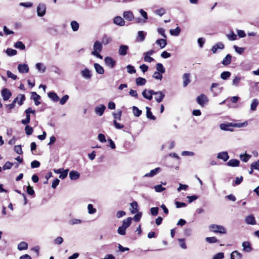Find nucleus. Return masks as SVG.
<instances>
[{
    "mask_svg": "<svg viewBox=\"0 0 259 259\" xmlns=\"http://www.w3.org/2000/svg\"><path fill=\"white\" fill-rule=\"evenodd\" d=\"M209 228L211 231L214 233H219L223 234L226 233V229L222 226L213 224L210 225Z\"/></svg>",
    "mask_w": 259,
    "mask_h": 259,
    "instance_id": "nucleus-1",
    "label": "nucleus"
},
{
    "mask_svg": "<svg viewBox=\"0 0 259 259\" xmlns=\"http://www.w3.org/2000/svg\"><path fill=\"white\" fill-rule=\"evenodd\" d=\"M47 7L46 4L43 3H39L37 6L36 12L37 15L38 17L44 16L46 13Z\"/></svg>",
    "mask_w": 259,
    "mask_h": 259,
    "instance_id": "nucleus-2",
    "label": "nucleus"
},
{
    "mask_svg": "<svg viewBox=\"0 0 259 259\" xmlns=\"http://www.w3.org/2000/svg\"><path fill=\"white\" fill-rule=\"evenodd\" d=\"M104 62L106 65L111 69H113L116 63V61L110 57H106L104 59Z\"/></svg>",
    "mask_w": 259,
    "mask_h": 259,
    "instance_id": "nucleus-3",
    "label": "nucleus"
},
{
    "mask_svg": "<svg viewBox=\"0 0 259 259\" xmlns=\"http://www.w3.org/2000/svg\"><path fill=\"white\" fill-rule=\"evenodd\" d=\"M154 91L153 90H148L147 89H145L142 93V96L145 99L148 100H151L153 98L152 96L154 95Z\"/></svg>",
    "mask_w": 259,
    "mask_h": 259,
    "instance_id": "nucleus-4",
    "label": "nucleus"
},
{
    "mask_svg": "<svg viewBox=\"0 0 259 259\" xmlns=\"http://www.w3.org/2000/svg\"><path fill=\"white\" fill-rule=\"evenodd\" d=\"M197 101L200 106L203 107L208 101V100L205 95L201 94L197 97Z\"/></svg>",
    "mask_w": 259,
    "mask_h": 259,
    "instance_id": "nucleus-5",
    "label": "nucleus"
},
{
    "mask_svg": "<svg viewBox=\"0 0 259 259\" xmlns=\"http://www.w3.org/2000/svg\"><path fill=\"white\" fill-rule=\"evenodd\" d=\"M155 99L158 103L162 102L165 97V95L161 91L155 92L154 93Z\"/></svg>",
    "mask_w": 259,
    "mask_h": 259,
    "instance_id": "nucleus-6",
    "label": "nucleus"
},
{
    "mask_svg": "<svg viewBox=\"0 0 259 259\" xmlns=\"http://www.w3.org/2000/svg\"><path fill=\"white\" fill-rule=\"evenodd\" d=\"M105 109H106V106L103 104H101V105L97 106L95 108V112L96 114L101 116L103 115Z\"/></svg>",
    "mask_w": 259,
    "mask_h": 259,
    "instance_id": "nucleus-7",
    "label": "nucleus"
},
{
    "mask_svg": "<svg viewBox=\"0 0 259 259\" xmlns=\"http://www.w3.org/2000/svg\"><path fill=\"white\" fill-rule=\"evenodd\" d=\"M2 96L4 101L8 100L11 96V92L7 89H4L2 91Z\"/></svg>",
    "mask_w": 259,
    "mask_h": 259,
    "instance_id": "nucleus-8",
    "label": "nucleus"
},
{
    "mask_svg": "<svg viewBox=\"0 0 259 259\" xmlns=\"http://www.w3.org/2000/svg\"><path fill=\"white\" fill-rule=\"evenodd\" d=\"M18 69L21 73H27L29 71V67L26 64H20L18 66Z\"/></svg>",
    "mask_w": 259,
    "mask_h": 259,
    "instance_id": "nucleus-9",
    "label": "nucleus"
},
{
    "mask_svg": "<svg viewBox=\"0 0 259 259\" xmlns=\"http://www.w3.org/2000/svg\"><path fill=\"white\" fill-rule=\"evenodd\" d=\"M128 47L126 45L120 46L118 50V54L120 56H125L127 54Z\"/></svg>",
    "mask_w": 259,
    "mask_h": 259,
    "instance_id": "nucleus-10",
    "label": "nucleus"
},
{
    "mask_svg": "<svg viewBox=\"0 0 259 259\" xmlns=\"http://www.w3.org/2000/svg\"><path fill=\"white\" fill-rule=\"evenodd\" d=\"M94 51L92 53H95L96 52H101L102 50V45L98 41H96L93 46Z\"/></svg>",
    "mask_w": 259,
    "mask_h": 259,
    "instance_id": "nucleus-11",
    "label": "nucleus"
},
{
    "mask_svg": "<svg viewBox=\"0 0 259 259\" xmlns=\"http://www.w3.org/2000/svg\"><path fill=\"white\" fill-rule=\"evenodd\" d=\"M81 76L85 79H89L92 77V74L90 70L88 68H85L80 72Z\"/></svg>",
    "mask_w": 259,
    "mask_h": 259,
    "instance_id": "nucleus-12",
    "label": "nucleus"
},
{
    "mask_svg": "<svg viewBox=\"0 0 259 259\" xmlns=\"http://www.w3.org/2000/svg\"><path fill=\"white\" fill-rule=\"evenodd\" d=\"M245 222L248 225H255L256 221L254 217L252 215H249L245 218Z\"/></svg>",
    "mask_w": 259,
    "mask_h": 259,
    "instance_id": "nucleus-13",
    "label": "nucleus"
},
{
    "mask_svg": "<svg viewBox=\"0 0 259 259\" xmlns=\"http://www.w3.org/2000/svg\"><path fill=\"white\" fill-rule=\"evenodd\" d=\"M31 98L34 101L35 105L38 106L40 104V102L39 100L40 99V97L36 92H33L31 93Z\"/></svg>",
    "mask_w": 259,
    "mask_h": 259,
    "instance_id": "nucleus-14",
    "label": "nucleus"
},
{
    "mask_svg": "<svg viewBox=\"0 0 259 259\" xmlns=\"http://www.w3.org/2000/svg\"><path fill=\"white\" fill-rule=\"evenodd\" d=\"M123 16L126 20L128 21H132L134 19L133 13L130 11L124 12Z\"/></svg>",
    "mask_w": 259,
    "mask_h": 259,
    "instance_id": "nucleus-15",
    "label": "nucleus"
},
{
    "mask_svg": "<svg viewBox=\"0 0 259 259\" xmlns=\"http://www.w3.org/2000/svg\"><path fill=\"white\" fill-rule=\"evenodd\" d=\"M161 171V168L160 167H157L154 169H152L150 171V172L147 173L144 175V177H152L156 175L158 173H159Z\"/></svg>",
    "mask_w": 259,
    "mask_h": 259,
    "instance_id": "nucleus-16",
    "label": "nucleus"
},
{
    "mask_svg": "<svg viewBox=\"0 0 259 259\" xmlns=\"http://www.w3.org/2000/svg\"><path fill=\"white\" fill-rule=\"evenodd\" d=\"M69 178L71 180H77L80 176L79 173L77 171L71 170L69 172Z\"/></svg>",
    "mask_w": 259,
    "mask_h": 259,
    "instance_id": "nucleus-17",
    "label": "nucleus"
},
{
    "mask_svg": "<svg viewBox=\"0 0 259 259\" xmlns=\"http://www.w3.org/2000/svg\"><path fill=\"white\" fill-rule=\"evenodd\" d=\"M217 158L226 161L229 158L227 152H221L218 154Z\"/></svg>",
    "mask_w": 259,
    "mask_h": 259,
    "instance_id": "nucleus-18",
    "label": "nucleus"
},
{
    "mask_svg": "<svg viewBox=\"0 0 259 259\" xmlns=\"http://www.w3.org/2000/svg\"><path fill=\"white\" fill-rule=\"evenodd\" d=\"M233 126V123H221L220 125V128L223 131H232V130L230 129V127Z\"/></svg>",
    "mask_w": 259,
    "mask_h": 259,
    "instance_id": "nucleus-19",
    "label": "nucleus"
},
{
    "mask_svg": "<svg viewBox=\"0 0 259 259\" xmlns=\"http://www.w3.org/2000/svg\"><path fill=\"white\" fill-rule=\"evenodd\" d=\"M94 68L95 69L96 71L99 74H103L104 73V69L103 67L101 66L98 63H94Z\"/></svg>",
    "mask_w": 259,
    "mask_h": 259,
    "instance_id": "nucleus-20",
    "label": "nucleus"
},
{
    "mask_svg": "<svg viewBox=\"0 0 259 259\" xmlns=\"http://www.w3.org/2000/svg\"><path fill=\"white\" fill-rule=\"evenodd\" d=\"M224 48V45L222 42H218L214 45L211 48V51L213 53H215L218 49H223Z\"/></svg>",
    "mask_w": 259,
    "mask_h": 259,
    "instance_id": "nucleus-21",
    "label": "nucleus"
},
{
    "mask_svg": "<svg viewBox=\"0 0 259 259\" xmlns=\"http://www.w3.org/2000/svg\"><path fill=\"white\" fill-rule=\"evenodd\" d=\"M243 249L245 252H249L251 251L250 243L248 241H245L242 243Z\"/></svg>",
    "mask_w": 259,
    "mask_h": 259,
    "instance_id": "nucleus-22",
    "label": "nucleus"
},
{
    "mask_svg": "<svg viewBox=\"0 0 259 259\" xmlns=\"http://www.w3.org/2000/svg\"><path fill=\"white\" fill-rule=\"evenodd\" d=\"M240 161L236 159H230L228 162L227 165L231 167H236L239 166Z\"/></svg>",
    "mask_w": 259,
    "mask_h": 259,
    "instance_id": "nucleus-23",
    "label": "nucleus"
},
{
    "mask_svg": "<svg viewBox=\"0 0 259 259\" xmlns=\"http://www.w3.org/2000/svg\"><path fill=\"white\" fill-rule=\"evenodd\" d=\"M183 86L186 87L190 82V74L184 73L183 76Z\"/></svg>",
    "mask_w": 259,
    "mask_h": 259,
    "instance_id": "nucleus-24",
    "label": "nucleus"
},
{
    "mask_svg": "<svg viewBox=\"0 0 259 259\" xmlns=\"http://www.w3.org/2000/svg\"><path fill=\"white\" fill-rule=\"evenodd\" d=\"M114 23L119 26H123L125 22L121 17L117 16L114 19Z\"/></svg>",
    "mask_w": 259,
    "mask_h": 259,
    "instance_id": "nucleus-25",
    "label": "nucleus"
},
{
    "mask_svg": "<svg viewBox=\"0 0 259 259\" xmlns=\"http://www.w3.org/2000/svg\"><path fill=\"white\" fill-rule=\"evenodd\" d=\"M48 96L54 102H58L59 100L58 96L55 92H49Z\"/></svg>",
    "mask_w": 259,
    "mask_h": 259,
    "instance_id": "nucleus-26",
    "label": "nucleus"
},
{
    "mask_svg": "<svg viewBox=\"0 0 259 259\" xmlns=\"http://www.w3.org/2000/svg\"><path fill=\"white\" fill-rule=\"evenodd\" d=\"M132 218L131 217H129L126 218V219H124L122 221V226L124 228H125L126 229L129 227L132 223Z\"/></svg>",
    "mask_w": 259,
    "mask_h": 259,
    "instance_id": "nucleus-27",
    "label": "nucleus"
},
{
    "mask_svg": "<svg viewBox=\"0 0 259 259\" xmlns=\"http://www.w3.org/2000/svg\"><path fill=\"white\" fill-rule=\"evenodd\" d=\"M232 59V56L230 54H228L226 55V56L223 59V60L222 61V63L225 65L227 66L229 65L231 62Z\"/></svg>",
    "mask_w": 259,
    "mask_h": 259,
    "instance_id": "nucleus-28",
    "label": "nucleus"
},
{
    "mask_svg": "<svg viewBox=\"0 0 259 259\" xmlns=\"http://www.w3.org/2000/svg\"><path fill=\"white\" fill-rule=\"evenodd\" d=\"M146 33L143 31H139L138 33L137 40L138 41H143L144 40Z\"/></svg>",
    "mask_w": 259,
    "mask_h": 259,
    "instance_id": "nucleus-29",
    "label": "nucleus"
},
{
    "mask_svg": "<svg viewBox=\"0 0 259 259\" xmlns=\"http://www.w3.org/2000/svg\"><path fill=\"white\" fill-rule=\"evenodd\" d=\"M242 254L235 250L232 252L231 254V259H241Z\"/></svg>",
    "mask_w": 259,
    "mask_h": 259,
    "instance_id": "nucleus-30",
    "label": "nucleus"
},
{
    "mask_svg": "<svg viewBox=\"0 0 259 259\" xmlns=\"http://www.w3.org/2000/svg\"><path fill=\"white\" fill-rule=\"evenodd\" d=\"M25 113L26 114V118L25 119H22L21 120V123L24 125H26L28 124L30 122V114L29 113V112H27L26 110L25 111Z\"/></svg>",
    "mask_w": 259,
    "mask_h": 259,
    "instance_id": "nucleus-31",
    "label": "nucleus"
},
{
    "mask_svg": "<svg viewBox=\"0 0 259 259\" xmlns=\"http://www.w3.org/2000/svg\"><path fill=\"white\" fill-rule=\"evenodd\" d=\"M156 44L159 45L161 49H163L167 45V42L165 39H159L156 41Z\"/></svg>",
    "mask_w": 259,
    "mask_h": 259,
    "instance_id": "nucleus-32",
    "label": "nucleus"
},
{
    "mask_svg": "<svg viewBox=\"0 0 259 259\" xmlns=\"http://www.w3.org/2000/svg\"><path fill=\"white\" fill-rule=\"evenodd\" d=\"M146 116L148 118H149L150 119H152L153 120H155L156 119V117L155 116H154L152 114V113L151 112L150 110V108L148 107H146Z\"/></svg>",
    "mask_w": 259,
    "mask_h": 259,
    "instance_id": "nucleus-33",
    "label": "nucleus"
},
{
    "mask_svg": "<svg viewBox=\"0 0 259 259\" xmlns=\"http://www.w3.org/2000/svg\"><path fill=\"white\" fill-rule=\"evenodd\" d=\"M17 248L19 250L27 249L28 248V244L24 241L21 242L18 244Z\"/></svg>",
    "mask_w": 259,
    "mask_h": 259,
    "instance_id": "nucleus-34",
    "label": "nucleus"
},
{
    "mask_svg": "<svg viewBox=\"0 0 259 259\" xmlns=\"http://www.w3.org/2000/svg\"><path fill=\"white\" fill-rule=\"evenodd\" d=\"M146 82V79L143 77H139L136 79V83L137 85H144Z\"/></svg>",
    "mask_w": 259,
    "mask_h": 259,
    "instance_id": "nucleus-35",
    "label": "nucleus"
},
{
    "mask_svg": "<svg viewBox=\"0 0 259 259\" xmlns=\"http://www.w3.org/2000/svg\"><path fill=\"white\" fill-rule=\"evenodd\" d=\"M71 28L73 31H76L79 29V23L76 21H72L70 23Z\"/></svg>",
    "mask_w": 259,
    "mask_h": 259,
    "instance_id": "nucleus-36",
    "label": "nucleus"
},
{
    "mask_svg": "<svg viewBox=\"0 0 259 259\" xmlns=\"http://www.w3.org/2000/svg\"><path fill=\"white\" fill-rule=\"evenodd\" d=\"M132 110L134 115L136 117H139L142 114V111L139 109L136 106H133Z\"/></svg>",
    "mask_w": 259,
    "mask_h": 259,
    "instance_id": "nucleus-37",
    "label": "nucleus"
},
{
    "mask_svg": "<svg viewBox=\"0 0 259 259\" xmlns=\"http://www.w3.org/2000/svg\"><path fill=\"white\" fill-rule=\"evenodd\" d=\"M258 102L257 99H254L252 100V101L251 103V105H250V110L253 111H255L256 109V107L258 105Z\"/></svg>",
    "mask_w": 259,
    "mask_h": 259,
    "instance_id": "nucleus-38",
    "label": "nucleus"
},
{
    "mask_svg": "<svg viewBox=\"0 0 259 259\" xmlns=\"http://www.w3.org/2000/svg\"><path fill=\"white\" fill-rule=\"evenodd\" d=\"M36 68L38 71L44 73L46 71V67L41 63H38L36 64Z\"/></svg>",
    "mask_w": 259,
    "mask_h": 259,
    "instance_id": "nucleus-39",
    "label": "nucleus"
},
{
    "mask_svg": "<svg viewBox=\"0 0 259 259\" xmlns=\"http://www.w3.org/2000/svg\"><path fill=\"white\" fill-rule=\"evenodd\" d=\"M156 68L157 71L158 72H159L162 74L165 72V68L163 67V65L161 63H157L156 66Z\"/></svg>",
    "mask_w": 259,
    "mask_h": 259,
    "instance_id": "nucleus-40",
    "label": "nucleus"
},
{
    "mask_svg": "<svg viewBox=\"0 0 259 259\" xmlns=\"http://www.w3.org/2000/svg\"><path fill=\"white\" fill-rule=\"evenodd\" d=\"M180 31V28L179 27H177L176 29L170 30L169 32L171 35L178 36L179 35Z\"/></svg>",
    "mask_w": 259,
    "mask_h": 259,
    "instance_id": "nucleus-41",
    "label": "nucleus"
},
{
    "mask_svg": "<svg viewBox=\"0 0 259 259\" xmlns=\"http://www.w3.org/2000/svg\"><path fill=\"white\" fill-rule=\"evenodd\" d=\"M14 47L17 49H19L20 50H23L25 49V46L23 44V43L22 41H17Z\"/></svg>",
    "mask_w": 259,
    "mask_h": 259,
    "instance_id": "nucleus-42",
    "label": "nucleus"
},
{
    "mask_svg": "<svg viewBox=\"0 0 259 259\" xmlns=\"http://www.w3.org/2000/svg\"><path fill=\"white\" fill-rule=\"evenodd\" d=\"M131 206L132 208L131 210L132 213H135L138 211V204L136 202L134 201L131 203Z\"/></svg>",
    "mask_w": 259,
    "mask_h": 259,
    "instance_id": "nucleus-43",
    "label": "nucleus"
},
{
    "mask_svg": "<svg viewBox=\"0 0 259 259\" xmlns=\"http://www.w3.org/2000/svg\"><path fill=\"white\" fill-rule=\"evenodd\" d=\"M7 54L9 56H14L17 54V51L11 48H8L6 51Z\"/></svg>",
    "mask_w": 259,
    "mask_h": 259,
    "instance_id": "nucleus-44",
    "label": "nucleus"
},
{
    "mask_svg": "<svg viewBox=\"0 0 259 259\" xmlns=\"http://www.w3.org/2000/svg\"><path fill=\"white\" fill-rule=\"evenodd\" d=\"M250 157H251V155L246 154H241L240 155V159L242 161L245 162H247Z\"/></svg>",
    "mask_w": 259,
    "mask_h": 259,
    "instance_id": "nucleus-45",
    "label": "nucleus"
},
{
    "mask_svg": "<svg viewBox=\"0 0 259 259\" xmlns=\"http://www.w3.org/2000/svg\"><path fill=\"white\" fill-rule=\"evenodd\" d=\"M241 80V77L239 76H236L233 79L232 81V85L235 87H237L239 85L240 81Z\"/></svg>",
    "mask_w": 259,
    "mask_h": 259,
    "instance_id": "nucleus-46",
    "label": "nucleus"
},
{
    "mask_svg": "<svg viewBox=\"0 0 259 259\" xmlns=\"http://www.w3.org/2000/svg\"><path fill=\"white\" fill-rule=\"evenodd\" d=\"M231 75V73L229 71H224L221 74V77L223 80L228 78Z\"/></svg>",
    "mask_w": 259,
    "mask_h": 259,
    "instance_id": "nucleus-47",
    "label": "nucleus"
},
{
    "mask_svg": "<svg viewBox=\"0 0 259 259\" xmlns=\"http://www.w3.org/2000/svg\"><path fill=\"white\" fill-rule=\"evenodd\" d=\"M152 77L155 79L161 80L162 78V73L158 71H155L153 73Z\"/></svg>",
    "mask_w": 259,
    "mask_h": 259,
    "instance_id": "nucleus-48",
    "label": "nucleus"
},
{
    "mask_svg": "<svg viewBox=\"0 0 259 259\" xmlns=\"http://www.w3.org/2000/svg\"><path fill=\"white\" fill-rule=\"evenodd\" d=\"M88 213L91 214L95 213L97 211L96 209L93 207V205L92 204H88Z\"/></svg>",
    "mask_w": 259,
    "mask_h": 259,
    "instance_id": "nucleus-49",
    "label": "nucleus"
},
{
    "mask_svg": "<svg viewBox=\"0 0 259 259\" xmlns=\"http://www.w3.org/2000/svg\"><path fill=\"white\" fill-rule=\"evenodd\" d=\"M68 171V169H63L61 172L59 178L62 180L64 179L67 176Z\"/></svg>",
    "mask_w": 259,
    "mask_h": 259,
    "instance_id": "nucleus-50",
    "label": "nucleus"
},
{
    "mask_svg": "<svg viewBox=\"0 0 259 259\" xmlns=\"http://www.w3.org/2000/svg\"><path fill=\"white\" fill-rule=\"evenodd\" d=\"M25 131L27 135H31L33 132L32 127L27 124H26L25 127Z\"/></svg>",
    "mask_w": 259,
    "mask_h": 259,
    "instance_id": "nucleus-51",
    "label": "nucleus"
},
{
    "mask_svg": "<svg viewBox=\"0 0 259 259\" xmlns=\"http://www.w3.org/2000/svg\"><path fill=\"white\" fill-rule=\"evenodd\" d=\"M117 233L121 235H124L126 234V229L122 226H119L117 229Z\"/></svg>",
    "mask_w": 259,
    "mask_h": 259,
    "instance_id": "nucleus-52",
    "label": "nucleus"
},
{
    "mask_svg": "<svg viewBox=\"0 0 259 259\" xmlns=\"http://www.w3.org/2000/svg\"><path fill=\"white\" fill-rule=\"evenodd\" d=\"M166 13L165 9L161 8L155 11V13L159 16H162Z\"/></svg>",
    "mask_w": 259,
    "mask_h": 259,
    "instance_id": "nucleus-53",
    "label": "nucleus"
},
{
    "mask_svg": "<svg viewBox=\"0 0 259 259\" xmlns=\"http://www.w3.org/2000/svg\"><path fill=\"white\" fill-rule=\"evenodd\" d=\"M13 165V163L10 162V161H7L5 164L3 166V169L4 170L10 169L11 168Z\"/></svg>",
    "mask_w": 259,
    "mask_h": 259,
    "instance_id": "nucleus-54",
    "label": "nucleus"
},
{
    "mask_svg": "<svg viewBox=\"0 0 259 259\" xmlns=\"http://www.w3.org/2000/svg\"><path fill=\"white\" fill-rule=\"evenodd\" d=\"M126 68L128 73L130 74L135 73L136 71V69H135V67L131 65H128L126 66Z\"/></svg>",
    "mask_w": 259,
    "mask_h": 259,
    "instance_id": "nucleus-55",
    "label": "nucleus"
},
{
    "mask_svg": "<svg viewBox=\"0 0 259 259\" xmlns=\"http://www.w3.org/2000/svg\"><path fill=\"white\" fill-rule=\"evenodd\" d=\"M205 240L209 243H216L218 241V239L215 237H206Z\"/></svg>",
    "mask_w": 259,
    "mask_h": 259,
    "instance_id": "nucleus-56",
    "label": "nucleus"
},
{
    "mask_svg": "<svg viewBox=\"0 0 259 259\" xmlns=\"http://www.w3.org/2000/svg\"><path fill=\"white\" fill-rule=\"evenodd\" d=\"M178 241L179 242V245L182 248H183L184 249H185L187 248V246L186 244L184 239H179Z\"/></svg>",
    "mask_w": 259,
    "mask_h": 259,
    "instance_id": "nucleus-57",
    "label": "nucleus"
},
{
    "mask_svg": "<svg viewBox=\"0 0 259 259\" xmlns=\"http://www.w3.org/2000/svg\"><path fill=\"white\" fill-rule=\"evenodd\" d=\"M248 124L247 121H245L244 122L242 123H237L235 124H233V126L234 127H245Z\"/></svg>",
    "mask_w": 259,
    "mask_h": 259,
    "instance_id": "nucleus-58",
    "label": "nucleus"
},
{
    "mask_svg": "<svg viewBox=\"0 0 259 259\" xmlns=\"http://www.w3.org/2000/svg\"><path fill=\"white\" fill-rule=\"evenodd\" d=\"M82 222L81 220L79 219H73L69 221V223L71 225H74L76 224H81Z\"/></svg>",
    "mask_w": 259,
    "mask_h": 259,
    "instance_id": "nucleus-59",
    "label": "nucleus"
},
{
    "mask_svg": "<svg viewBox=\"0 0 259 259\" xmlns=\"http://www.w3.org/2000/svg\"><path fill=\"white\" fill-rule=\"evenodd\" d=\"M69 99V96L67 95H64L60 100H59L60 104L62 105L65 104Z\"/></svg>",
    "mask_w": 259,
    "mask_h": 259,
    "instance_id": "nucleus-60",
    "label": "nucleus"
},
{
    "mask_svg": "<svg viewBox=\"0 0 259 259\" xmlns=\"http://www.w3.org/2000/svg\"><path fill=\"white\" fill-rule=\"evenodd\" d=\"M156 192H161L165 190V188L163 187L161 185H157L154 187Z\"/></svg>",
    "mask_w": 259,
    "mask_h": 259,
    "instance_id": "nucleus-61",
    "label": "nucleus"
},
{
    "mask_svg": "<svg viewBox=\"0 0 259 259\" xmlns=\"http://www.w3.org/2000/svg\"><path fill=\"white\" fill-rule=\"evenodd\" d=\"M14 151L18 154H22L23 151L21 145H16L14 147Z\"/></svg>",
    "mask_w": 259,
    "mask_h": 259,
    "instance_id": "nucleus-62",
    "label": "nucleus"
},
{
    "mask_svg": "<svg viewBox=\"0 0 259 259\" xmlns=\"http://www.w3.org/2000/svg\"><path fill=\"white\" fill-rule=\"evenodd\" d=\"M250 166L251 167V168L259 170V159L257 161L252 163Z\"/></svg>",
    "mask_w": 259,
    "mask_h": 259,
    "instance_id": "nucleus-63",
    "label": "nucleus"
},
{
    "mask_svg": "<svg viewBox=\"0 0 259 259\" xmlns=\"http://www.w3.org/2000/svg\"><path fill=\"white\" fill-rule=\"evenodd\" d=\"M224 256V253L220 252L215 254L212 259H222Z\"/></svg>",
    "mask_w": 259,
    "mask_h": 259,
    "instance_id": "nucleus-64",
    "label": "nucleus"
}]
</instances>
